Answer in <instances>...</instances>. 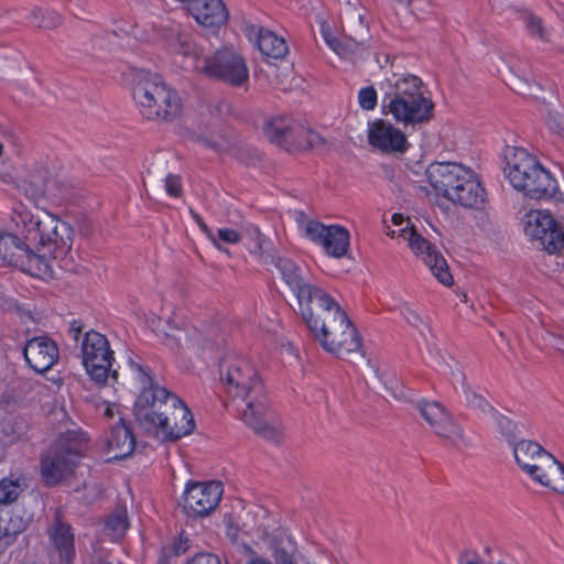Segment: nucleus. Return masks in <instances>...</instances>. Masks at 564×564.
I'll return each instance as SVG.
<instances>
[{"instance_id": "obj_38", "label": "nucleus", "mask_w": 564, "mask_h": 564, "mask_svg": "<svg viewBox=\"0 0 564 564\" xmlns=\"http://www.w3.org/2000/svg\"><path fill=\"white\" fill-rule=\"evenodd\" d=\"M401 314L406 319V322L416 327L420 328L424 325L423 318L421 317V314L409 303H403L400 306Z\"/></svg>"}, {"instance_id": "obj_35", "label": "nucleus", "mask_w": 564, "mask_h": 564, "mask_svg": "<svg viewBox=\"0 0 564 564\" xmlns=\"http://www.w3.org/2000/svg\"><path fill=\"white\" fill-rule=\"evenodd\" d=\"M172 45L174 46L176 52H178L185 56H191V55H193L195 57L198 56L196 46H195L194 42L192 41L191 35H188V34L178 33L177 37H176V42Z\"/></svg>"}, {"instance_id": "obj_17", "label": "nucleus", "mask_w": 564, "mask_h": 564, "mask_svg": "<svg viewBox=\"0 0 564 564\" xmlns=\"http://www.w3.org/2000/svg\"><path fill=\"white\" fill-rule=\"evenodd\" d=\"M221 496L220 481L189 482L184 494V509L189 517H207L218 507Z\"/></svg>"}, {"instance_id": "obj_31", "label": "nucleus", "mask_w": 564, "mask_h": 564, "mask_svg": "<svg viewBox=\"0 0 564 564\" xmlns=\"http://www.w3.org/2000/svg\"><path fill=\"white\" fill-rule=\"evenodd\" d=\"M31 25L52 30L61 25L62 17L59 13L52 10L34 9L28 17Z\"/></svg>"}, {"instance_id": "obj_14", "label": "nucleus", "mask_w": 564, "mask_h": 564, "mask_svg": "<svg viewBox=\"0 0 564 564\" xmlns=\"http://www.w3.org/2000/svg\"><path fill=\"white\" fill-rule=\"evenodd\" d=\"M387 235L391 238L401 237L408 241V245L412 252L421 257L424 263L430 268L433 275L444 285L449 286L453 284L454 279L449 272L448 264L442 253L436 247L421 236L417 230L411 227H401L397 230H388Z\"/></svg>"}, {"instance_id": "obj_22", "label": "nucleus", "mask_w": 564, "mask_h": 564, "mask_svg": "<svg viewBox=\"0 0 564 564\" xmlns=\"http://www.w3.org/2000/svg\"><path fill=\"white\" fill-rule=\"evenodd\" d=\"M195 429L194 416L186 404L178 398L172 410L164 413L159 420L154 435L162 441H176L191 434Z\"/></svg>"}, {"instance_id": "obj_29", "label": "nucleus", "mask_w": 564, "mask_h": 564, "mask_svg": "<svg viewBox=\"0 0 564 564\" xmlns=\"http://www.w3.org/2000/svg\"><path fill=\"white\" fill-rule=\"evenodd\" d=\"M164 344L171 349H181L184 347L200 346L202 335L196 329L189 332L176 325L171 326V332L165 334Z\"/></svg>"}, {"instance_id": "obj_4", "label": "nucleus", "mask_w": 564, "mask_h": 564, "mask_svg": "<svg viewBox=\"0 0 564 564\" xmlns=\"http://www.w3.org/2000/svg\"><path fill=\"white\" fill-rule=\"evenodd\" d=\"M505 173L514 189L533 200H557L562 193L557 181L539 160L523 148L508 147Z\"/></svg>"}, {"instance_id": "obj_13", "label": "nucleus", "mask_w": 564, "mask_h": 564, "mask_svg": "<svg viewBox=\"0 0 564 564\" xmlns=\"http://www.w3.org/2000/svg\"><path fill=\"white\" fill-rule=\"evenodd\" d=\"M417 410L431 431L443 444L455 448L469 445L464 429L442 403L422 401L417 404Z\"/></svg>"}, {"instance_id": "obj_1", "label": "nucleus", "mask_w": 564, "mask_h": 564, "mask_svg": "<svg viewBox=\"0 0 564 564\" xmlns=\"http://www.w3.org/2000/svg\"><path fill=\"white\" fill-rule=\"evenodd\" d=\"M221 381L226 393L234 400H241V420L259 436L279 442L283 431L269 411L264 384L256 368L243 358H236L221 370Z\"/></svg>"}, {"instance_id": "obj_28", "label": "nucleus", "mask_w": 564, "mask_h": 564, "mask_svg": "<svg viewBox=\"0 0 564 564\" xmlns=\"http://www.w3.org/2000/svg\"><path fill=\"white\" fill-rule=\"evenodd\" d=\"M257 46L262 55L275 59L285 57L289 52L285 40L267 29H260Z\"/></svg>"}, {"instance_id": "obj_18", "label": "nucleus", "mask_w": 564, "mask_h": 564, "mask_svg": "<svg viewBox=\"0 0 564 564\" xmlns=\"http://www.w3.org/2000/svg\"><path fill=\"white\" fill-rule=\"evenodd\" d=\"M525 232L540 242L550 254L558 253L564 248V226L545 212L531 213Z\"/></svg>"}, {"instance_id": "obj_44", "label": "nucleus", "mask_w": 564, "mask_h": 564, "mask_svg": "<svg viewBox=\"0 0 564 564\" xmlns=\"http://www.w3.org/2000/svg\"><path fill=\"white\" fill-rule=\"evenodd\" d=\"M217 236H218L219 240H221L226 243H230V245H236L241 239V236L239 235V232L237 230L230 229V228L218 229Z\"/></svg>"}, {"instance_id": "obj_12", "label": "nucleus", "mask_w": 564, "mask_h": 564, "mask_svg": "<svg viewBox=\"0 0 564 564\" xmlns=\"http://www.w3.org/2000/svg\"><path fill=\"white\" fill-rule=\"evenodd\" d=\"M0 260L35 276L52 275L50 262L15 234L0 232Z\"/></svg>"}, {"instance_id": "obj_46", "label": "nucleus", "mask_w": 564, "mask_h": 564, "mask_svg": "<svg viewBox=\"0 0 564 564\" xmlns=\"http://www.w3.org/2000/svg\"><path fill=\"white\" fill-rule=\"evenodd\" d=\"M468 403L470 406L478 408L482 411H485L487 408H489V404L486 401V399H484L482 397L477 395V394H473V397L468 399Z\"/></svg>"}, {"instance_id": "obj_16", "label": "nucleus", "mask_w": 564, "mask_h": 564, "mask_svg": "<svg viewBox=\"0 0 564 564\" xmlns=\"http://www.w3.org/2000/svg\"><path fill=\"white\" fill-rule=\"evenodd\" d=\"M33 248H37L41 252L37 254L44 256L47 262V257H64L72 248L70 228L55 218L46 217L40 227L35 245H32Z\"/></svg>"}, {"instance_id": "obj_26", "label": "nucleus", "mask_w": 564, "mask_h": 564, "mask_svg": "<svg viewBox=\"0 0 564 564\" xmlns=\"http://www.w3.org/2000/svg\"><path fill=\"white\" fill-rule=\"evenodd\" d=\"M12 221L15 226L14 234L21 237L22 241L29 242L31 247L35 245L43 220L35 218L30 210L20 205L14 208Z\"/></svg>"}, {"instance_id": "obj_9", "label": "nucleus", "mask_w": 564, "mask_h": 564, "mask_svg": "<svg viewBox=\"0 0 564 564\" xmlns=\"http://www.w3.org/2000/svg\"><path fill=\"white\" fill-rule=\"evenodd\" d=\"M513 454L519 467L532 480L564 494V465L539 443L522 440L514 444Z\"/></svg>"}, {"instance_id": "obj_2", "label": "nucleus", "mask_w": 564, "mask_h": 564, "mask_svg": "<svg viewBox=\"0 0 564 564\" xmlns=\"http://www.w3.org/2000/svg\"><path fill=\"white\" fill-rule=\"evenodd\" d=\"M308 329L328 352L345 358L361 348V337L345 310L328 293L301 313Z\"/></svg>"}, {"instance_id": "obj_10", "label": "nucleus", "mask_w": 564, "mask_h": 564, "mask_svg": "<svg viewBox=\"0 0 564 564\" xmlns=\"http://www.w3.org/2000/svg\"><path fill=\"white\" fill-rule=\"evenodd\" d=\"M82 360L90 379L99 386H105L110 378L119 382L117 369H113L115 352L107 337L99 332L88 330L80 343Z\"/></svg>"}, {"instance_id": "obj_49", "label": "nucleus", "mask_w": 564, "mask_h": 564, "mask_svg": "<svg viewBox=\"0 0 564 564\" xmlns=\"http://www.w3.org/2000/svg\"><path fill=\"white\" fill-rule=\"evenodd\" d=\"M191 214L194 218V220L196 221V224L200 227V229L206 232V234H210V230L208 228V226L204 223L203 218L195 212L191 210Z\"/></svg>"}, {"instance_id": "obj_51", "label": "nucleus", "mask_w": 564, "mask_h": 564, "mask_svg": "<svg viewBox=\"0 0 564 564\" xmlns=\"http://www.w3.org/2000/svg\"><path fill=\"white\" fill-rule=\"evenodd\" d=\"M105 414H106L107 416H110V417H111V416H112V411H111L109 408H107V410H106Z\"/></svg>"}, {"instance_id": "obj_7", "label": "nucleus", "mask_w": 564, "mask_h": 564, "mask_svg": "<svg viewBox=\"0 0 564 564\" xmlns=\"http://www.w3.org/2000/svg\"><path fill=\"white\" fill-rule=\"evenodd\" d=\"M133 98L143 118L172 122L183 109L180 94L156 74H140L133 86Z\"/></svg>"}, {"instance_id": "obj_30", "label": "nucleus", "mask_w": 564, "mask_h": 564, "mask_svg": "<svg viewBox=\"0 0 564 564\" xmlns=\"http://www.w3.org/2000/svg\"><path fill=\"white\" fill-rule=\"evenodd\" d=\"M322 34L328 46L340 56H347L348 54L354 53L365 42L362 36H355L351 34L349 35V40L345 42L332 36L329 30L325 26L322 28Z\"/></svg>"}, {"instance_id": "obj_21", "label": "nucleus", "mask_w": 564, "mask_h": 564, "mask_svg": "<svg viewBox=\"0 0 564 564\" xmlns=\"http://www.w3.org/2000/svg\"><path fill=\"white\" fill-rule=\"evenodd\" d=\"M23 356L31 369L37 373H44L58 362L59 348L50 336L39 335L25 341Z\"/></svg>"}, {"instance_id": "obj_19", "label": "nucleus", "mask_w": 564, "mask_h": 564, "mask_svg": "<svg viewBox=\"0 0 564 564\" xmlns=\"http://www.w3.org/2000/svg\"><path fill=\"white\" fill-rule=\"evenodd\" d=\"M303 229L307 238L323 246L326 253L334 258H343L349 249V231L338 225L325 226L316 220H307Z\"/></svg>"}, {"instance_id": "obj_15", "label": "nucleus", "mask_w": 564, "mask_h": 564, "mask_svg": "<svg viewBox=\"0 0 564 564\" xmlns=\"http://www.w3.org/2000/svg\"><path fill=\"white\" fill-rule=\"evenodd\" d=\"M206 76L240 86L247 82L249 74L245 61L232 50H220L206 57L200 67Z\"/></svg>"}, {"instance_id": "obj_45", "label": "nucleus", "mask_w": 564, "mask_h": 564, "mask_svg": "<svg viewBox=\"0 0 564 564\" xmlns=\"http://www.w3.org/2000/svg\"><path fill=\"white\" fill-rule=\"evenodd\" d=\"M185 564H221L218 556L212 553H199L193 556Z\"/></svg>"}, {"instance_id": "obj_37", "label": "nucleus", "mask_w": 564, "mask_h": 564, "mask_svg": "<svg viewBox=\"0 0 564 564\" xmlns=\"http://www.w3.org/2000/svg\"><path fill=\"white\" fill-rule=\"evenodd\" d=\"M358 102L365 110H373L377 106V91L372 86L364 87L358 94Z\"/></svg>"}, {"instance_id": "obj_36", "label": "nucleus", "mask_w": 564, "mask_h": 564, "mask_svg": "<svg viewBox=\"0 0 564 564\" xmlns=\"http://www.w3.org/2000/svg\"><path fill=\"white\" fill-rule=\"evenodd\" d=\"M524 22L531 35L538 36L541 40H546L547 32L544 29L543 22L540 18L528 13L524 17Z\"/></svg>"}, {"instance_id": "obj_20", "label": "nucleus", "mask_w": 564, "mask_h": 564, "mask_svg": "<svg viewBox=\"0 0 564 564\" xmlns=\"http://www.w3.org/2000/svg\"><path fill=\"white\" fill-rule=\"evenodd\" d=\"M276 268L281 272L283 281L295 293L301 313L327 293L323 289L306 282L301 268L293 260L279 258Z\"/></svg>"}, {"instance_id": "obj_23", "label": "nucleus", "mask_w": 564, "mask_h": 564, "mask_svg": "<svg viewBox=\"0 0 564 564\" xmlns=\"http://www.w3.org/2000/svg\"><path fill=\"white\" fill-rule=\"evenodd\" d=\"M368 142L373 149L386 154L404 153L410 147L405 134L383 119L369 123Z\"/></svg>"}, {"instance_id": "obj_3", "label": "nucleus", "mask_w": 564, "mask_h": 564, "mask_svg": "<svg viewBox=\"0 0 564 564\" xmlns=\"http://www.w3.org/2000/svg\"><path fill=\"white\" fill-rule=\"evenodd\" d=\"M430 185L454 205L469 209L484 207L487 192L479 175L457 162H433L426 169Z\"/></svg>"}, {"instance_id": "obj_39", "label": "nucleus", "mask_w": 564, "mask_h": 564, "mask_svg": "<svg viewBox=\"0 0 564 564\" xmlns=\"http://www.w3.org/2000/svg\"><path fill=\"white\" fill-rule=\"evenodd\" d=\"M496 424L499 433L502 436H505L509 442H511V440L514 436L516 424L510 419L503 415L496 416Z\"/></svg>"}, {"instance_id": "obj_5", "label": "nucleus", "mask_w": 564, "mask_h": 564, "mask_svg": "<svg viewBox=\"0 0 564 564\" xmlns=\"http://www.w3.org/2000/svg\"><path fill=\"white\" fill-rule=\"evenodd\" d=\"M424 84L415 75H405L390 84L383 96V109L391 113L397 122L421 124L433 117L434 104L423 93Z\"/></svg>"}, {"instance_id": "obj_40", "label": "nucleus", "mask_w": 564, "mask_h": 564, "mask_svg": "<svg viewBox=\"0 0 564 564\" xmlns=\"http://www.w3.org/2000/svg\"><path fill=\"white\" fill-rule=\"evenodd\" d=\"M165 191L170 196L180 197L182 195V182L177 175L169 174L165 178Z\"/></svg>"}, {"instance_id": "obj_32", "label": "nucleus", "mask_w": 564, "mask_h": 564, "mask_svg": "<svg viewBox=\"0 0 564 564\" xmlns=\"http://www.w3.org/2000/svg\"><path fill=\"white\" fill-rule=\"evenodd\" d=\"M22 492L19 480L3 478L0 480V505H10L14 502Z\"/></svg>"}, {"instance_id": "obj_34", "label": "nucleus", "mask_w": 564, "mask_h": 564, "mask_svg": "<svg viewBox=\"0 0 564 564\" xmlns=\"http://www.w3.org/2000/svg\"><path fill=\"white\" fill-rule=\"evenodd\" d=\"M128 528V520L124 513H113L106 521V529L110 530L113 538L121 536Z\"/></svg>"}, {"instance_id": "obj_43", "label": "nucleus", "mask_w": 564, "mask_h": 564, "mask_svg": "<svg viewBox=\"0 0 564 564\" xmlns=\"http://www.w3.org/2000/svg\"><path fill=\"white\" fill-rule=\"evenodd\" d=\"M191 547V540L188 536L181 533L172 544V553L176 556L184 554Z\"/></svg>"}, {"instance_id": "obj_24", "label": "nucleus", "mask_w": 564, "mask_h": 564, "mask_svg": "<svg viewBox=\"0 0 564 564\" xmlns=\"http://www.w3.org/2000/svg\"><path fill=\"white\" fill-rule=\"evenodd\" d=\"M52 546L51 558L57 564H73L76 557L75 535L70 524L56 514L54 523L47 529Z\"/></svg>"}, {"instance_id": "obj_47", "label": "nucleus", "mask_w": 564, "mask_h": 564, "mask_svg": "<svg viewBox=\"0 0 564 564\" xmlns=\"http://www.w3.org/2000/svg\"><path fill=\"white\" fill-rule=\"evenodd\" d=\"M68 332L70 336L77 341L83 332V324L79 321H73Z\"/></svg>"}, {"instance_id": "obj_27", "label": "nucleus", "mask_w": 564, "mask_h": 564, "mask_svg": "<svg viewBox=\"0 0 564 564\" xmlns=\"http://www.w3.org/2000/svg\"><path fill=\"white\" fill-rule=\"evenodd\" d=\"M107 443L109 451L115 453V458L127 457L135 446L134 435L124 421H121L111 429Z\"/></svg>"}, {"instance_id": "obj_25", "label": "nucleus", "mask_w": 564, "mask_h": 564, "mask_svg": "<svg viewBox=\"0 0 564 564\" xmlns=\"http://www.w3.org/2000/svg\"><path fill=\"white\" fill-rule=\"evenodd\" d=\"M188 3L195 20L206 28H219L228 20L223 0H188Z\"/></svg>"}, {"instance_id": "obj_33", "label": "nucleus", "mask_w": 564, "mask_h": 564, "mask_svg": "<svg viewBox=\"0 0 564 564\" xmlns=\"http://www.w3.org/2000/svg\"><path fill=\"white\" fill-rule=\"evenodd\" d=\"M267 240L264 236L256 228L252 245L249 246V251L254 254L263 263L273 262V256L267 250Z\"/></svg>"}, {"instance_id": "obj_8", "label": "nucleus", "mask_w": 564, "mask_h": 564, "mask_svg": "<svg viewBox=\"0 0 564 564\" xmlns=\"http://www.w3.org/2000/svg\"><path fill=\"white\" fill-rule=\"evenodd\" d=\"M86 448L87 441L82 432L62 433L41 458L40 469L45 485L56 486L72 476Z\"/></svg>"}, {"instance_id": "obj_41", "label": "nucleus", "mask_w": 564, "mask_h": 564, "mask_svg": "<svg viewBox=\"0 0 564 564\" xmlns=\"http://www.w3.org/2000/svg\"><path fill=\"white\" fill-rule=\"evenodd\" d=\"M272 555L276 564H295L292 552L288 551L283 546L275 545Z\"/></svg>"}, {"instance_id": "obj_6", "label": "nucleus", "mask_w": 564, "mask_h": 564, "mask_svg": "<svg viewBox=\"0 0 564 564\" xmlns=\"http://www.w3.org/2000/svg\"><path fill=\"white\" fill-rule=\"evenodd\" d=\"M131 376L140 383L141 390L133 406V415L141 429L154 434L167 410L178 402V397L154 379L152 370L148 366L130 360Z\"/></svg>"}, {"instance_id": "obj_42", "label": "nucleus", "mask_w": 564, "mask_h": 564, "mask_svg": "<svg viewBox=\"0 0 564 564\" xmlns=\"http://www.w3.org/2000/svg\"><path fill=\"white\" fill-rule=\"evenodd\" d=\"M547 127L557 133L558 135L564 138V115L563 113H554L549 115L546 119Z\"/></svg>"}, {"instance_id": "obj_11", "label": "nucleus", "mask_w": 564, "mask_h": 564, "mask_svg": "<svg viewBox=\"0 0 564 564\" xmlns=\"http://www.w3.org/2000/svg\"><path fill=\"white\" fill-rule=\"evenodd\" d=\"M263 131L270 142L288 152L308 150L322 141L318 133L288 117L271 119Z\"/></svg>"}, {"instance_id": "obj_48", "label": "nucleus", "mask_w": 564, "mask_h": 564, "mask_svg": "<svg viewBox=\"0 0 564 564\" xmlns=\"http://www.w3.org/2000/svg\"><path fill=\"white\" fill-rule=\"evenodd\" d=\"M391 221H392V224H393L394 226H399V227H401L403 224H405V226L411 227V226H410V219H409V218H408V219H405V218L403 217V215H401V214H393V215H392V218H391Z\"/></svg>"}, {"instance_id": "obj_50", "label": "nucleus", "mask_w": 564, "mask_h": 564, "mask_svg": "<svg viewBox=\"0 0 564 564\" xmlns=\"http://www.w3.org/2000/svg\"><path fill=\"white\" fill-rule=\"evenodd\" d=\"M247 564H273L270 560L260 556L251 557Z\"/></svg>"}]
</instances>
